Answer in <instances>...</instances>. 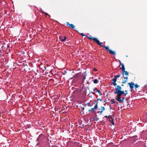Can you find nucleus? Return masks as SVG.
Listing matches in <instances>:
<instances>
[{
	"mask_svg": "<svg viewBox=\"0 0 147 147\" xmlns=\"http://www.w3.org/2000/svg\"><path fill=\"white\" fill-rule=\"evenodd\" d=\"M97 44L99 45L102 46V47L105 48L107 51V52H109V53L111 55H116V53L115 51H113L109 49V48L108 47H106L105 45H102L103 44L102 42H101L99 41L96 38L95 40L94 41Z\"/></svg>",
	"mask_w": 147,
	"mask_h": 147,
	"instance_id": "nucleus-1",
	"label": "nucleus"
},
{
	"mask_svg": "<svg viewBox=\"0 0 147 147\" xmlns=\"http://www.w3.org/2000/svg\"><path fill=\"white\" fill-rule=\"evenodd\" d=\"M46 69V67L44 65H43L41 61L39 60L37 61V72L39 71L40 72L43 73Z\"/></svg>",
	"mask_w": 147,
	"mask_h": 147,
	"instance_id": "nucleus-2",
	"label": "nucleus"
},
{
	"mask_svg": "<svg viewBox=\"0 0 147 147\" xmlns=\"http://www.w3.org/2000/svg\"><path fill=\"white\" fill-rule=\"evenodd\" d=\"M122 76L124 78V80L122 82V84H124L127 82V80L128 79V76H129V73L125 70H124L122 71Z\"/></svg>",
	"mask_w": 147,
	"mask_h": 147,
	"instance_id": "nucleus-3",
	"label": "nucleus"
},
{
	"mask_svg": "<svg viewBox=\"0 0 147 147\" xmlns=\"http://www.w3.org/2000/svg\"><path fill=\"white\" fill-rule=\"evenodd\" d=\"M128 84L129 85L130 88L131 90V89L134 87V86H135L136 89L140 87V86L138 85L137 84H135L134 83L132 82L128 83Z\"/></svg>",
	"mask_w": 147,
	"mask_h": 147,
	"instance_id": "nucleus-4",
	"label": "nucleus"
},
{
	"mask_svg": "<svg viewBox=\"0 0 147 147\" xmlns=\"http://www.w3.org/2000/svg\"><path fill=\"white\" fill-rule=\"evenodd\" d=\"M120 75H118L114 76V78L112 80V82L111 84V85L113 84L115 86H116L117 85V83H116L117 81V78L120 77Z\"/></svg>",
	"mask_w": 147,
	"mask_h": 147,
	"instance_id": "nucleus-5",
	"label": "nucleus"
},
{
	"mask_svg": "<svg viewBox=\"0 0 147 147\" xmlns=\"http://www.w3.org/2000/svg\"><path fill=\"white\" fill-rule=\"evenodd\" d=\"M45 138V136L43 134H41L39 135L38 138H37V141L41 142L44 140Z\"/></svg>",
	"mask_w": 147,
	"mask_h": 147,
	"instance_id": "nucleus-6",
	"label": "nucleus"
},
{
	"mask_svg": "<svg viewBox=\"0 0 147 147\" xmlns=\"http://www.w3.org/2000/svg\"><path fill=\"white\" fill-rule=\"evenodd\" d=\"M98 102H97L96 103V104L94 106V107L93 108H92L91 109H89L88 110V111L89 112L90 111L91 112H93V113H94L95 112L94 111V110L95 109H97L98 108Z\"/></svg>",
	"mask_w": 147,
	"mask_h": 147,
	"instance_id": "nucleus-7",
	"label": "nucleus"
},
{
	"mask_svg": "<svg viewBox=\"0 0 147 147\" xmlns=\"http://www.w3.org/2000/svg\"><path fill=\"white\" fill-rule=\"evenodd\" d=\"M59 38L61 41L63 42L66 40V37L65 36H60L59 37Z\"/></svg>",
	"mask_w": 147,
	"mask_h": 147,
	"instance_id": "nucleus-8",
	"label": "nucleus"
},
{
	"mask_svg": "<svg viewBox=\"0 0 147 147\" xmlns=\"http://www.w3.org/2000/svg\"><path fill=\"white\" fill-rule=\"evenodd\" d=\"M115 94H117V100L120 101L121 100V94L119 92H116V93H114Z\"/></svg>",
	"mask_w": 147,
	"mask_h": 147,
	"instance_id": "nucleus-9",
	"label": "nucleus"
},
{
	"mask_svg": "<svg viewBox=\"0 0 147 147\" xmlns=\"http://www.w3.org/2000/svg\"><path fill=\"white\" fill-rule=\"evenodd\" d=\"M121 89V86L119 85H117L116 86V87L115 88L116 90L115 91L114 93H116V92H119Z\"/></svg>",
	"mask_w": 147,
	"mask_h": 147,
	"instance_id": "nucleus-10",
	"label": "nucleus"
},
{
	"mask_svg": "<svg viewBox=\"0 0 147 147\" xmlns=\"http://www.w3.org/2000/svg\"><path fill=\"white\" fill-rule=\"evenodd\" d=\"M67 24V26H69V27L72 29H75V25L72 24H70L69 22H67L66 23Z\"/></svg>",
	"mask_w": 147,
	"mask_h": 147,
	"instance_id": "nucleus-11",
	"label": "nucleus"
},
{
	"mask_svg": "<svg viewBox=\"0 0 147 147\" xmlns=\"http://www.w3.org/2000/svg\"><path fill=\"white\" fill-rule=\"evenodd\" d=\"M86 36L88 39H90L91 40H94V41H95L96 38H95L92 37V36H91V35H89L88 36Z\"/></svg>",
	"mask_w": 147,
	"mask_h": 147,
	"instance_id": "nucleus-12",
	"label": "nucleus"
},
{
	"mask_svg": "<svg viewBox=\"0 0 147 147\" xmlns=\"http://www.w3.org/2000/svg\"><path fill=\"white\" fill-rule=\"evenodd\" d=\"M40 77L37 78V81H39L38 82V85H41V83H42V80H41L40 79L39 80H38V79H40Z\"/></svg>",
	"mask_w": 147,
	"mask_h": 147,
	"instance_id": "nucleus-13",
	"label": "nucleus"
},
{
	"mask_svg": "<svg viewBox=\"0 0 147 147\" xmlns=\"http://www.w3.org/2000/svg\"><path fill=\"white\" fill-rule=\"evenodd\" d=\"M120 65L121 66V67H120V69L122 70V71L125 70V69L123 64V63H121Z\"/></svg>",
	"mask_w": 147,
	"mask_h": 147,
	"instance_id": "nucleus-14",
	"label": "nucleus"
},
{
	"mask_svg": "<svg viewBox=\"0 0 147 147\" xmlns=\"http://www.w3.org/2000/svg\"><path fill=\"white\" fill-rule=\"evenodd\" d=\"M84 105L88 106V107H91L92 106V105L89 102H88L86 104H85Z\"/></svg>",
	"mask_w": 147,
	"mask_h": 147,
	"instance_id": "nucleus-15",
	"label": "nucleus"
},
{
	"mask_svg": "<svg viewBox=\"0 0 147 147\" xmlns=\"http://www.w3.org/2000/svg\"><path fill=\"white\" fill-rule=\"evenodd\" d=\"M125 97H123L122 99L121 98V100L119 101L118 100H117V101L121 103L122 101H123V100L125 99Z\"/></svg>",
	"mask_w": 147,
	"mask_h": 147,
	"instance_id": "nucleus-16",
	"label": "nucleus"
},
{
	"mask_svg": "<svg viewBox=\"0 0 147 147\" xmlns=\"http://www.w3.org/2000/svg\"><path fill=\"white\" fill-rule=\"evenodd\" d=\"M98 80L97 79H95L93 80V82L94 84H97L98 82Z\"/></svg>",
	"mask_w": 147,
	"mask_h": 147,
	"instance_id": "nucleus-17",
	"label": "nucleus"
},
{
	"mask_svg": "<svg viewBox=\"0 0 147 147\" xmlns=\"http://www.w3.org/2000/svg\"><path fill=\"white\" fill-rule=\"evenodd\" d=\"M96 91L98 93L99 95L100 96H101V95H102L101 92L99 90H97Z\"/></svg>",
	"mask_w": 147,
	"mask_h": 147,
	"instance_id": "nucleus-18",
	"label": "nucleus"
},
{
	"mask_svg": "<svg viewBox=\"0 0 147 147\" xmlns=\"http://www.w3.org/2000/svg\"><path fill=\"white\" fill-rule=\"evenodd\" d=\"M119 92L121 94H125V92H124V91H121V90L119 91Z\"/></svg>",
	"mask_w": 147,
	"mask_h": 147,
	"instance_id": "nucleus-19",
	"label": "nucleus"
},
{
	"mask_svg": "<svg viewBox=\"0 0 147 147\" xmlns=\"http://www.w3.org/2000/svg\"><path fill=\"white\" fill-rule=\"evenodd\" d=\"M105 108L104 107H101L100 110H101L102 111H104L105 110Z\"/></svg>",
	"mask_w": 147,
	"mask_h": 147,
	"instance_id": "nucleus-20",
	"label": "nucleus"
},
{
	"mask_svg": "<svg viewBox=\"0 0 147 147\" xmlns=\"http://www.w3.org/2000/svg\"><path fill=\"white\" fill-rule=\"evenodd\" d=\"M111 119L112 120V121H111L109 119V121H111V122H112V125H114V122H113V119L112 118V117H111Z\"/></svg>",
	"mask_w": 147,
	"mask_h": 147,
	"instance_id": "nucleus-21",
	"label": "nucleus"
},
{
	"mask_svg": "<svg viewBox=\"0 0 147 147\" xmlns=\"http://www.w3.org/2000/svg\"><path fill=\"white\" fill-rule=\"evenodd\" d=\"M103 111L101 110H100V111H98V113H100V114H101L102 112Z\"/></svg>",
	"mask_w": 147,
	"mask_h": 147,
	"instance_id": "nucleus-22",
	"label": "nucleus"
},
{
	"mask_svg": "<svg viewBox=\"0 0 147 147\" xmlns=\"http://www.w3.org/2000/svg\"><path fill=\"white\" fill-rule=\"evenodd\" d=\"M80 34L82 36H85L86 35L83 33H81Z\"/></svg>",
	"mask_w": 147,
	"mask_h": 147,
	"instance_id": "nucleus-23",
	"label": "nucleus"
},
{
	"mask_svg": "<svg viewBox=\"0 0 147 147\" xmlns=\"http://www.w3.org/2000/svg\"><path fill=\"white\" fill-rule=\"evenodd\" d=\"M124 94L126 95L127 94V90H125V91Z\"/></svg>",
	"mask_w": 147,
	"mask_h": 147,
	"instance_id": "nucleus-24",
	"label": "nucleus"
},
{
	"mask_svg": "<svg viewBox=\"0 0 147 147\" xmlns=\"http://www.w3.org/2000/svg\"><path fill=\"white\" fill-rule=\"evenodd\" d=\"M2 52L1 50V49L0 48V55H2Z\"/></svg>",
	"mask_w": 147,
	"mask_h": 147,
	"instance_id": "nucleus-25",
	"label": "nucleus"
},
{
	"mask_svg": "<svg viewBox=\"0 0 147 147\" xmlns=\"http://www.w3.org/2000/svg\"><path fill=\"white\" fill-rule=\"evenodd\" d=\"M97 90H98L97 88L96 87L93 90V91H95L96 90L97 91Z\"/></svg>",
	"mask_w": 147,
	"mask_h": 147,
	"instance_id": "nucleus-26",
	"label": "nucleus"
},
{
	"mask_svg": "<svg viewBox=\"0 0 147 147\" xmlns=\"http://www.w3.org/2000/svg\"><path fill=\"white\" fill-rule=\"evenodd\" d=\"M115 103V102L114 101H112L111 102V103L110 104H113V103Z\"/></svg>",
	"mask_w": 147,
	"mask_h": 147,
	"instance_id": "nucleus-27",
	"label": "nucleus"
},
{
	"mask_svg": "<svg viewBox=\"0 0 147 147\" xmlns=\"http://www.w3.org/2000/svg\"><path fill=\"white\" fill-rule=\"evenodd\" d=\"M97 101H98V100H100V101H102V100L101 99H100V98L97 99Z\"/></svg>",
	"mask_w": 147,
	"mask_h": 147,
	"instance_id": "nucleus-28",
	"label": "nucleus"
},
{
	"mask_svg": "<svg viewBox=\"0 0 147 147\" xmlns=\"http://www.w3.org/2000/svg\"><path fill=\"white\" fill-rule=\"evenodd\" d=\"M91 92L93 94H95V92Z\"/></svg>",
	"mask_w": 147,
	"mask_h": 147,
	"instance_id": "nucleus-29",
	"label": "nucleus"
},
{
	"mask_svg": "<svg viewBox=\"0 0 147 147\" xmlns=\"http://www.w3.org/2000/svg\"><path fill=\"white\" fill-rule=\"evenodd\" d=\"M83 80H85L86 79V77H85V76L83 77Z\"/></svg>",
	"mask_w": 147,
	"mask_h": 147,
	"instance_id": "nucleus-30",
	"label": "nucleus"
},
{
	"mask_svg": "<svg viewBox=\"0 0 147 147\" xmlns=\"http://www.w3.org/2000/svg\"><path fill=\"white\" fill-rule=\"evenodd\" d=\"M104 117H108V119H109V117L108 116H105Z\"/></svg>",
	"mask_w": 147,
	"mask_h": 147,
	"instance_id": "nucleus-31",
	"label": "nucleus"
},
{
	"mask_svg": "<svg viewBox=\"0 0 147 147\" xmlns=\"http://www.w3.org/2000/svg\"><path fill=\"white\" fill-rule=\"evenodd\" d=\"M93 121L96 120V118H93Z\"/></svg>",
	"mask_w": 147,
	"mask_h": 147,
	"instance_id": "nucleus-32",
	"label": "nucleus"
},
{
	"mask_svg": "<svg viewBox=\"0 0 147 147\" xmlns=\"http://www.w3.org/2000/svg\"><path fill=\"white\" fill-rule=\"evenodd\" d=\"M94 71H96L97 70V69H96V68H94Z\"/></svg>",
	"mask_w": 147,
	"mask_h": 147,
	"instance_id": "nucleus-33",
	"label": "nucleus"
},
{
	"mask_svg": "<svg viewBox=\"0 0 147 147\" xmlns=\"http://www.w3.org/2000/svg\"><path fill=\"white\" fill-rule=\"evenodd\" d=\"M45 14L47 16V15H48V14L46 13H45Z\"/></svg>",
	"mask_w": 147,
	"mask_h": 147,
	"instance_id": "nucleus-34",
	"label": "nucleus"
},
{
	"mask_svg": "<svg viewBox=\"0 0 147 147\" xmlns=\"http://www.w3.org/2000/svg\"><path fill=\"white\" fill-rule=\"evenodd\" d=\"M119 63H120V65H121V63H121V62L120 60L119 61Z\"/></svg>",
	"mask_w": 147,
	"mask_h": 147,
	"instance_id": "nucleus-35",
	"label": "nucleus"
},
{
	"mask_svg": "<svg viewBox=\"0 0 147 147\" xmlns=\"http://www.w3.org/2000/svg\"><path fill=\"white\" fill-rule=\"evenodd\" d=\"M94 103L95 104L96 103V101L95 100H94Z\"/></svg>",
	"mask_w": 147,
	"mask_h": 147,
	"instance_id": "nucleus-36",
	"label": "nucleus"
},
{
	"mask_svg": "<svg viewBox=\"0 0 147 147\" xmlns=\"http://www.w3.org/2000/svg\"><path fill=\"white\" fill-rule=\"evenodd\" d=\"M115 100V99H113L111 100V101H113Z\"/></svg>",
	"mask_w": 147,
	"mask_h": 147,
	"instance_id": "nucleus-37",
	"label": "nucleus"
},
{
	"mask_svg": "<svg viewBox=\"0 0 147 147\" xmlns=\"http://www.w3.org/2000/svg\"><path fill=\"white\" fill-rule=\"evenodd\" d=\"M82 109H83V110H84V107H83L82 108Z\"/></svg>",
	"mask_w": 147,
	"mask_h": 147,
	"instance_id": "nucleus-38",
	"label": "nucleus"
},
{
	"mask_svg": "<svg viewBox=\"0 0 147 147\" xmlns=\"http://www.w3.org/2000/svg\"><path fill=\"white\" fill-rule=\"evenodd\" d=\"M122 83V84L121 85V86H123L124 85Z\"/></svg>",
	"mask_w": 147,
	"mask_h": 147,
	"instance_id": "nucleus-39",
	"label": "nucleus"
},
{
	"mask_svg": "<svg viewBox=\"0 0 147 147\" xmlns=\"http://www.w3.org/2000/svg\"><path fill=\"white\" fill-rule=\"evenodd\" d=\"M65 71V73H67L66 71Z\"/></svg>",
	"mask_w": 147,
	"mask_h": 147,
	"instance_id": "nucleus-40",
	"label": "nucleus"
},
{
	"mask_svg": "<svg viewBox=\"0 0 147 147\" xmlns=\"http://www.w3.org/2000/svg\"><path fill=\"white\" fill-rule=\"evenodd\" d=\"M39 144V143H37V145H38Z\"/></svg>",
	"mask_w": 147,
	"mask_h": 147,
	"instance_id": "nucleus-41",
	"label": "nucleus"
},
{
	"mask_svg": "<svg viewBox=\"0 0 147 147\" xmlns=\"http://www.w3.org/2000/svg\"><path fill=\"white\" fill-rule=\"evenodd\" d=\"M40 75H41V74H39V76H40Z\"/></svg>",
	"mask_w": 147,
	"mask_h": 147,
	"instance_id": "nucleus-42",
	"label": "nucleus"
}]
</instances>
